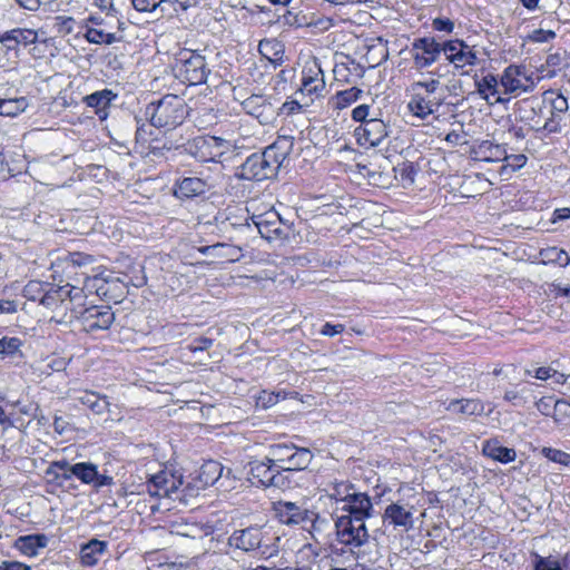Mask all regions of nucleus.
Instances as JSON below:
<instances>
[{"mask_svg": "<svg viewBox=\"0 0 570 570\" xmlns=\"http://www.w3.org/2000/svg\"><path fill=\"white\" fill-rule=\"evenodd\" d=\"M294 138L278 136L263 153L248 156L240 168V177L247 180H265L276 176L278 169L292 153Z\"/></svg>", "mask_w": 570, "mask_h": 570, "instance_id": "1", "label": "nucleus"}, {"mask_svg": "<svg viewBox=\"0 0 570 570\" xmlns=\"http://www.w3.org/2000/svg\"><path fill=\"white\" fill-rule=\"evenodd\" d=\"M145 116L157 128H175L183 124L186 117V105L183 98L176 95H166L155 102H150Z\"/></svg>", "mask_w": 570, "mask_h": 570, "instance_id": "2", "label": "nucleus"}, {"mask_svg": "<svg viewBox=\"0 0 570 570\" xmlns=\"http://www.w3.org/2000/svg\"><path fill=\"white\" fill-rule=\"evenodd\" d=\"M173 70L176 78L190 86L205 83L210 73L206 58L189 49L177 53Z\"/></svg>", "mask_w": 570, "mask_h": 570, "instance_id": "3", "label": "nucleus"}, {"mask_svg": "<svg viewBox=\"0 0 570 570\" xmlns=\"http://www.w3.org/2000/svg\"><path fill=\"white\" fill-rule=\"evenodd\" d=\"M268 462H273L286 474L292 471L305 470L313 460L307 448H298L293 443H275L269 446Z\"/></svg>", "mask_w": 570, "mask_h": 570, "instance_id": "4", "label": "nucleus"}, {"mask_svg": "<svg viewBox=\"0 0 570 570\" xmlns=\"http://www.w3.org/2000/svg\"><path fill=\"white\" fill-rule=\"evenodd\" d=\"M439 86L440 81L438 79L413 82L411 85V98L407 102L409 111L421 120L434 114L441 105L433 97Z\"/></svg>", "mask_w": 570, "mask_h": 570, "instance_id": "5", "label": "nucleus"}, {"mask_svg": "<svg viewBox=\"0 0 570 570\" xmlns=\"http://www.w3.org/2000/svg\"><path fill=\"white\" fill-rule=\"evenodd\" d=\"M189 153L199 161H223L226 155L236 150V145L216 136H198L189 142Z\"/></svg>", "mask_w": 570, "mask_h": 570, "instance_id": "6", "label": "nucleus"}, {"mask_svg": "<svg viewBox=\"0 0 570 570\" xmlns=\"http://www.w3.org/2000/svg\"><path fill=\"white\" fill-rule=\"evenodd\" d=\"M335 530L337 541L352 553L360 551L370 539L366 521L358 518L338 517L335 520Z\"/></svg>", "mask_w": 570, "mask_h": 570, "instance_id": "7", "label": "nucleus"}, {"mask_svg": "<svg viewBox=\"0 0 570 570\" xmlns=\"http://www.w3.org/2000/svg\"><path fill=\"white\" fill-rule=\"evenodd\" d=\"M248 480L253 485L283 489L289 487L287 474H284L273 462H268L266 456L263 461L249 462Z\"/></svg>", "mask_w": 570, "mask_h": 570, "instance_id": "8", "label": "nucleus"}, {"mask_svg": "<svg viewBox=\"0 0 570 570\" xmlns=\"http://www.w3.org/2000/svg\"><path fill=\"white\" fill-rule=\"evenodd\" d=\"M444 41H440L435 37L415 38L410 49L413 65L416 70L431 67L440 59L441 53H444Z\"/></svg>", "mask_w": 570, "mask_h": 570, "instance_id": "9", "label": "nucleus"}, {"mask_svg": "<svg viewBox=\"0 0 570 570\" xmlns=\"http://www.w3.org/2000/svg\"><path fill=\"white\" fill-rule=\"evenodd\" d=\"M315 509L308 508L306 502H293L279 500L273 502V512L275 518L285 525L288 527H299L302 529L303 525L309 520L312 513Z\"/></svg>", "mask_w": 570, "mask_h": 570, "instance_id": "10", "label": "nucleus"}, {"mask_svg": "<svg viewBox=\"0 0 570 570\" xmlns=\"http://www.w3.org/2000/svg\"><path fill=\"white\" fill-rule=\"evenodd\" d=\"M416 509L414 505L399 500L391 502L384 509L382 521L385 527H392L400 532H409L414 528V513Z\"/></svg>", "mask_w": 570, "mask_h": 570, "instance_id": "11", "label": "nucleus"}, {"mask_svg": "<svg viewBox=\"0 0 570 570\" xmlns=\"http://www.w3.org/2000/svg\"><path fill=\"white\" fill-rule=\"evenodd\" d=\"M257 232L268 242L287 239L291 233V226L285 224L279 214L275 210H268L261 215L250 217Z\"/></svg>", "mask_w": 570, "mask_h": 570, "instance_id": "12", "label": "nucleus"}, {"mask_svg": "<svg viewBox=\"0 0 570 570\" xmlns=\"http://www.w3.org/2000/svg\"><path fill=\"white\" fill-rule=\"evenodd\" d=\"M500 85L504 95L520 96L531 92L534 88L532 77L527 73L524 66L509 65L500 77Z\"/></svg>", "mask_w": 570, "mask_h": 570, "instance_id": "13", "label": "nucleus"}, {"mask_svg": "<svg viewBox=\"0 0 570 570\" xmlns=\"http://www.w3.org/2000/svg\"><path fill=\"white\" fill-rule=\"evenodd\" d=\"M444 46L445 59L453 65L454 69L459 70L461 75L468 73L463 71V68L468 66L473 67L480 61L474 48L466 45L463 40H444Z\"/></svg>", "mask_w": 570, "mask_h": 570, "instance_id": "14", "label": "nucleus"}, {"mask_svg": "<svg viewBox=\"0 0 570 570\" xmlns=\"http://www.w3.org/2000/svg\"><path fill=\"white\" fill-rule=\"evenodd\" d=\"M246 114L253 116L261 125L272 124L278 116V107L272 97L252 95L242 102Z\"/></svg>", "mask_w": 570, "mask_h": 570, "instance_id": "15", "label": "nucleus"}, {"mask_svg": "<svg viewBox=\"0 0 570 570\" xmlns=\"http://www.w3.org/2000/svg\"><path fill=\"white\" fill-rule=\"evenodd\" d=\"M268 540V533L264 532L261 527H248L234 531L229 538V543L237 549L250 552L259 550L264 547L267 548Z\"/></svg>", "mask_w": 570, "mask_h": 570, "instance_id": "16", "label": "nucleus"}, {"mask_svg": "<svg viewBox=\"0 0 570 570\" xmlns=\"http://www.w3.org/2000/svg\"><path fill=\"white\" fill-rule=\"evenodd\" d=\"M82 330L87 333L108 330L115 321V314L110 306L86 307L80 314Z\"/></svg>", "mask_w": 570, "mask_h": 570, "instance_id": "17", "label": "nucleus"}, {"mask_svg": "<svg viewBox=\"0 0 570 570\" xmlns=\"http://www.w3.org/2000/svg\"><path fill=\"white\" fill-rule=\"evenodd\" d=\"M65 289H67V297H62L63 301L60 303L58 321L57 323H70L72 320H80V314L82 313L83 302L86 299V295L82 288L70 285L69 283L65 284Z\"/></svg>", "mask_w": 570, "mask_h": 570, "instance_id": "18", "label": "nucleus"}, {"mask_svg": "<svg viewBox=\"0 0 570 570\" xmlns=\"http://www.w3.org/2000/svg\"><path fill=\"white\" fill-rule=\"evenodd\" d=\"M181 485V478H177L175 474L168 471H160L150 475V478L145 483L146 491L151 497L157 498H169L171 494L178 493Z\"/></svg>", "mask_w": 570, "mask_h": 570, "instance_id": "19", "label": "nucleus"}, {"mask_svg": "<svg viewBox=\"0 0 570 570\" xmlns=\"http://www.w3.org/2000/svg\"><path fill=\"white\" fill-rule=\"evenodd\" d=\"M69 471L81 483L91 485L96 490L114 484V478L99 472L98 465L92 462L75 463Z\"/></svg>", "mask_w": 570, "mask_h": 570, "instance_id": "20", "label": "nucleus"}, {"mask_svg": "<svg viewBox=\"0 0 570 570\" xmlns=\"http://www.w3.org/2000/svg\"><path fill=\"white\" fill-rule=\"evenodd\" d=\"M341 517H351V519L358 518L360 520L366 521L375 514V510L372 503V499L364 492L353 491L352 495L341 508Z\"/></svg>", "mask_w": 570, "mask_h": 570, "instance_id": "21", "label": "nucleus"}, {"mask_svg": "<svg viewBox=\"0 0 570 570\" xmlns=\"http://www.w3.org/2000/svg\"><path fill=\"white\" fill-rule=\"evenodd\" d=\"M209 189L210 185L206 179L199 177H184L176 181L174 195L180 199H188L204 196Z\"/></svg>", "mask_w": 570, "mask_h": 570, "instance_id": "22", "label": "nucleus"}, {"mask_svg": "<svg viewBox=\"0 0 570 570\" xmlns=\"http://www.w3.org/2000/svg\"><path fill=\"white\" fill-rule=\"evenodd\" d=\"M117 94L110 89H102L87 95L82 98V102L95 109V114L100 120L107 119L111 102L117 99Z\"/></svg>", "mask_w": 570, "mask_h": 570, "instance_id": "23", "label": "nucleus"}, {"mask_svg": "<svg viewBox=\"0 0 570 570\" xmlns=\"http://www.w3.org/2000/svg\"><path fill=\"white\" fill-rule=\"evenodd\" d=\"M38 35L32 29L14 28L4 32H0V42L6 47L7 51L17 50L19 46L27 47L37 42Z\"/></svg>", "mask_w": 570, "mask_h": 570, "instance_id": "24", "label": "nucleus"}, {"mask_svg": "<svg viewBox=\"0 0 570 570\" xmlns=\"http://www.w3.org/2000/svg\"><path fill=\"white\" fill-rule=\"evenodd\" d=\"M500 79L492 73H488L481 79H475L476 91L480 97L487 100L489 104H503L509 100L501 96L499 90Z\"/></svg>", "mask_w": 570, "mask_h": 570, "instance_id": "25", "label": "nucleus"}, {"mask_svg": "<svg viewBox=\"0 0 570 570\" xmlns=\"http://www.w3.org/2000/svg\"><path fill=\"white\" fill-rule=\"evenodd\" d=\"M534 383L520 382L505 390L503 399L513 406H524L535 400Z\"/></svg>", "mask_w": 570, "mask_h": 570, "instance_id": "26", "label": "nucleus"}, {"mask_svg": "<svg viewBox=\"0 0 570 570\" xmlns=\"http://www.w3.org/2000/svg\"><path fill=\"white\" fill-rule=\"evenodd\" d=\"M258 52L275 68L284 63L285 46L275 38L261 40L258 43Z\"/></svg>", "mask_w": 570, "mask_h": 570, "instance_id": "27", "label": "nucleus"}, {"mask_svg": "<svg viewBox=\"0 0 570 570\" xmlns=\"http://www.w3.org/2000/svg\"><path fill=\"white\" fill-rule=\"evenodd\" d=\"M198 250L204 255H209L215 258H222L227 262H238L243 257L240 247L225 243H217L214 245L203 246Z\"/></svg>", "mask_w": 570, "mask_h": 570, "instance_id": "28", "label": "nucleus"}, {"mask_svg": "<svg viewBox=\"0 0 570 570\" xmlns=\"http://www.w3.org/2000/svg\"><path fill=\"white\" fill-rule=\"evenodd\" d=\"M49 539L46 534H28L19 537L14 547L23 554L28 557H36L40 549L47 547Z\"/></svg>", "mask_w": 570, "mask_h": 570, "instance_id": "29", "label": "nucleus"}, {"mask_svg": "<svg viewBox=\"0 0 570 570\" xmlns=\"http://www.w3.org/2000/svg\"><path fill=\"white\" fill-rule=\"evenodd\" d=\"M67 289H65V285L62 286H53L50 284L49 288L46 293H42V297L40 298V305L45 306L49 309L51 315V321H58V314L60 308V303H62L63 298L67 297Z\"/></svg>", "mask_w": 570, "mask_h": 570, "instance_id": "30", "label": "nucleus"}, {"mask_svg": "<svg viewBox=\"0 0 570 570\" xmlns=\"http://www.w3.org/2000/svg\"><path fill=\"white\" fill-rule=\"evenodd\" d=\"M73 399L82 405L89 407L95 414H104L108 412L109 402L106 396H101L94 391H79L76 392Z\"/></svg>", "mask_w": 570, "mask_h": 570, "instance_id": "31", "label": "nucleus"}, {"mask_svg": "<svg viewBox=\"0 0 570 570\" xmlns=\"http://www.w3.org/2000/svg\"><path fill=\"white\" fill-rule=\"evenodd\" d=\"M482 452L484 455L500 463H510L517 458L514 449L502 446L497 439L485 441L483 443Z\"/></svg>", "mask_w": 570, "mask_h": 570, "instance_id": "32", "label": "nucleus"}, {"mask_svg": "<svg viewBox=\"0 0 570 570\" xmlns=\"http://www.w3.org/2000/svg\"><path fill=\"white\" fill-rule=\"evenodd\" d=\"M107 550V542L98 539H91L83 544L80 550L81 563L86 567H92L98 563L100 557Z\"/></svg>", "mask_w": 570, "mask_h": 570, "instance_id": "33", "label": "nucleus"}, {"mask_svg": "<svg viewBox=\"0 0 570 570\" xmlns=\"http://www.w3.org/2000/svg\"><path fill=\"white\" fill-rule=\"evenodd\" d=\"M365 140L373 147L382 144L387 137V126L385 122L377 118L368 119L363 126Z\"/></svg>", "mask_w": 570, "mask_h": 570, "instance_id": "34", "label": "nucleus"}, {"mask_svg": "<svg viewBox=\"0 0 570 570\" xmlns=\"http://www.w3.org/2000/svg\"><path fill=\"white\" fill-rule=\"evenodd\" d=\"M448 410L462 415H481L484 412V404L479 399L452 400Z\"/></svg>", "mask_w": 570, "mask_h": 570, "instance_id": "35", "label": "nucleus"}, {"mask_svg": "<svg viewBox=\"0 0 570 570\" xmlns=\"http://www.w3.org/2000/svg\"><path fill=\"white\" fill-rule=\"evenodd\" d=\"M538 411L543 415H550L553 409L554 422H560L559 414L570 416V404L566 401L553 402L551 397H542L535 402Z\"/></svg>", "mask_w": 570, "mask_h": 570, "instance_id": "36", "label": "nucleus"}, {"mask_svg": "<svg viewBox=\"0 0 570 570\" xmlns=\"http://www.w3.org/2000/svg\"><path fill=\"white\" fill-rule=\"evenodd\" d=\"M353 491H355L354 485L344 481L331 482L325 489V492L331 500L342 502L343 504L352 495Z\"/></svg>", "mask_w": 570, "mask_h": 570, "instance_id": "37", "label": "nucleus"}, {"mask_svg": "<svg viewBox=\"0 0 570 570\" xmlns=\"http://www.w3.org/2000/svg\"><path fill=\"white\" fill-rule=\"evenodd\" d=\"M72 464L67 460L53 461L46 470V474L51 476L58 484H62L65 481H69L73 474L70 473Z\"/></svg>", "mask_w": 570, "mask_h": 570, "instance_id": "38", "label": "nucleus"}, {"mask_svg": "<svg viewBox=\"0 0 570 570\" xmlns=\"http://www.w3.org/2000/svg\"><path fill=\"white\" fill-rule=\"evenodd\" d=\"M524 374L528 376H532L537 380L547 381L548 379H552L556 384H564L567 381V376L551 366H541L533 368H525Z\"/></svg>", "mask_w": 570, "mask_h": 570, "instance_id": "39", "label": "nucleus"}, {"mask_svg": "<svg viewBox=\"0 0 570 570\" xmlns=\"http://www.w3.org/2000/svg\"><path fill=\"white\" fill-rule=\"evenodd\" d=\"M222 474V466L216 461H209L205 463L199 473L200 482L203 483V488L213 485Z\"/></svg>", "mask_w": 570, "mask_h": 570, "instance_id": "40", "label": "nucleus"}, {"mask_svg": "<svg viewBox=\"0 0 570 570\" xmlns=\"http://www.w3.org/2000/svg\"><path fill=\"white\" fill-rule=\"evenodd\" d=\"M362 90L357 87L341 90L333 97L334 107L342 110L355 102L360 98Z\"/></svg>", "mask_w": 570, "mask_h": 570, "instance_id": "41", "label": "nucleus"}, {"mask_svg": "<svg viewBox=\"0 0 570 570\" xmlns=\"http://www.w3.org/2000/svg\"><path fill=\"white\" fill-rule=\"evenodd\" d=\"M27 107H28V102L24 97L16 98V99H2L0 115L14 117L18 114L24 111Z\"/></svg>", "mask_w": 570, "mask_h": 570, "instance_id": "42", "label": "nucleus"}, {"mask_svg": "<svg viewBox=\"0 0 570 570\" xmlns=\"http://www.w3.org/2000/svg\"><path fill=\"white\" fill-rule=\"evenodd\" d=\"M85 38L88 42L96 45H111L117 41V37L115 33H108L104 30L90 27L86 28Z\"/></svg>", "mask_w": 570, "mask_h": 570, "instance_id": "43", "label": "nucleus"}, {"mask_svg": "<svg viewBox=\"0 0 570 570\" xmlns=\"http://www.w3.org/2000/svg\"><path fill=\"white\" fill-rule=\"evenodd\" d=\"M308 519L309 520L302 527V529L307 531L312 538L316 540L317 535L324 531L328 522L325 518H322L316 510L313 511L312 517Z\"/></svg>", "mask_w": 570, "mask_h": 570, "instance_id": "44", "label": "nucleus"}, {"mask_svg": "<svg viewBox=\"0 0 570 570\" xmlns=\"http://www.w3.org/2000/svg\"><path fill=\"white\" fill-rule=\"evenodd\" d=\"M544 100L550 102L551 114L557 115L558 117H561V115L569 108L568 99L561 94L553 91L546 92Z\"/></svg>", "mask_w": 570, "mask_h": 570, "instance_id": "45", "label": "nucleus"}, {"mask_svg": "<svg viewBox=\"0 0 570 570\" xmlns=\"http://www.w3.org/2000/svg\"><path fill=\"white\" fill-rule=\"evenodd\" d=\"M49 283H42L39 281H30L28 284L23 287V296L28 301H38L40 303V298L42 297V293H46L49 288Z\"/></svg>", "mask_w": 570, "mask_h": 570, "instance_id": "46", "label": "nucleus"}, {"mask_svg": "<svg viewBox=\"0 0 570 570\" xmlns=\"http://www.w3.org/2000/svg\"><path fill=\"white\" fill-rule=\"evenodd\" d=\"M541 255L550 262H554L560 266H567L570 263V257L563 249L551 247L541 253Z\"/></svg>", "mask_w": 570, "mask_h": 570, "instance_id": "47", "label": "nucleus"}, {"mask_svg": "<svg viewBox=\"0 0 570 570\" xmlns=\"http://www.w3.org/2000/svg\"><path fill=\"white\" fill-rule=\"evenodd\" d=\"M542 454L550 461L554 462V463H559L561 465H564V466H569L570 465V454L564 452V451H561V450H558V449H552V448H543L542 449Z\"/></svg>", "mask_w": 570, "mask_h": 570, "instance_id": "48", "label": "nucleus"}, {"mask_svg": "<svg viewBox=\"0 0 570 570\" xmlns=\"http://www.w3.org/2000/svg\"><path fill=\"white\" fill-rule=\"evenodd\" d=\"M302 85H303L304 89L306 91H308L309 94H312V92L318 94L320 91H322L325 87V82H324L321 70L318 71L316 77H312V76L304 77L302 80Z\"/></svg>", "mask_w": 570, "mask_h": 570, "instance_id": "49", "label": "nucleus"}, {"mask_svg": "<svg viewBox=\"0 0 570 570\" xmlns=\"http://www.w3.org/2000/svg\"><path fill=\"white\" fill-rule=\"evenodd\" d=\"M21 341L18 337L0 338V355L12 356L20 350Z\"/></svg>", "mask_w": 570, "mask_h": 570, "instance_id": "50", "label": "nucleus"}, {"mask_svg": "<svg viewBox=\"0 0 570 570\" xmlns=\"http://www.w3.org/2000/svg\"><path fill=\"white\" fill-rule=\"evenodd\" d=\"M185 6L178 0H161L158 4V12L160 17L165 14L177 13L179 10H184Z\"/></svg>", "mask_w": 570, "mask_h": 570, "instance_id": "51", "label": "nucleus"}, {"mask_svg": "<svg viewBox=\"0 0 570 570\" xmlns=\"http://www.w3.org/2000/svg\"><path fill=\"white\" fill-rule=\"evenodd\" d=\"M504 160L507 161V165L502 167V171L510 168L511 171H517L518 169H521L527 164V156L523 154L518 155H505Z\"/></svg>", "mask_w": 570, "mask_h": 570, "instance_id": "52", "label": "nucleus"}, {"mask_svg": "<svg viewBox=\"0 0 570 570\" xmlns=\"http://www.w3.org/2000/svg\"><path fill=\"white\" fill-rule=\"evenodd\" d=\"M161 0H131L132 7L139 12L157 13Z\"/></svg>", "mask_w": 570, "mask_h": 570, "instance_id": "53", "label": "nucleus"}, {"mask_svg": "<svg viewBox=\"0 0 570 570\" xmlns=\"http://www.w3.org/2000/svg\"><path fill=\"white\" fill-rule=\"evenodd\" d=\"M534 570H563L560 562L550 557L537 556Z\"/></svg>", "mask_w": 570, "mask_h": 570, "instance_id": "54", "label": "nucleus"}, {"mask_svg": "<svg viewBox=\"0 0 570 570\" xmlns=\"http://www.w3.org/2000/svg\"><path fill=\"white\" fill-rule=\"evenodd\" d=\"M397 170L402 181H406L409 184L414 183L416 169L412 163H403Z\"/></svg>", "mask_w": 570, "mask_h": 570, "instance_id": "55", "label": "nucleus"}, {"mask_svg": "<svg viewBox=\"0 0 570 570\" xmlns=\"http://www.w3.org/2000/svg\"><path fill=\"white\" fill-rule=\"evenodd\" d=\"M214 341L208 337H197L190 342L188 345V348L196 353V352H203L213 346Z\"/></svg>", "mask_w": 570, "mask_h": 570, "instance_id": "56", "label": "nucleus"}, {"mask_svg": "<svg viewBox=\"0 0 570 570\" xmlns=\"http://www.w3.org/2000/svg\"><path fill=\"white\" fill-rule=\"evenodd\" d=\"M556 38V32L552 30L537 29L533 30L529 36V39L533 42H548Z\"/></svg>", "mask_w": 570, "mask_h": 570, "instance_id": "57", "label": "nucleus"}, {"mask_svg": "<svg viewBox=\"0 0 570 570\" xmlns=\"http://www.w3.org/2000/svg\"><path fill=\"white\" fill-rule=\"evenodd\" d=\"M432 28L435 31L451 33L454 29V22L448 18H435L432 21Z\"/></svg>", "mask_w": 570, "mask_h": 570, "instance_id": "58", "label": "nucleus"}, {"mask_svg": "<svg viewBox=\"0 0 570 570\" xmlns=\"http://www.w3.org/2000/svg\"><path fill=\"white\" fill-rule=\"evenodd\" d=\"M370 112V106L368 105H360L352 111V118L354 121L362 122L363 126L365 125V121H368L367 116Z\"/></svg>", "mask_w": 570, "mask_h": 570, "instance_id": "59", "label": "nucleus"}, {"mask_svg": "<svg viewBox=\"0 0 570 570\" xmlns=\"http://www.w3.org/2000/svg\"><path fill=\"white\" fill-rule=\"evenodd\" d=\"M345 330V326L343 324H331V323H325L322 328L320 330V333L324 336H330V337H333L337 334H341L342 332H344Z\"/></svg>", "mask_w": 570, "mask_h": 570, "instance_id": "60", "label": "nucleus"}, {"mask_svg": "<svg viewBox=\"0 0 570 570\" xmlns=\"http://www.w3.org/2000/svg\"><path fill=\"white\" fill-rule=\"evenodd\" d=\"M560 119L561 117L551 114V117L546 120L542 128L549 132H557L560 129Z\"/></svg>", "mask_w": 570, "mask_h": 570, "instance_id": "61", "label": "nucleus"}, {"mask_svg": "<svg viewBox=\"0 0 570 570\" xmlns=\"http://www.w3.org/2000/svg\"><path fill=\"white\" fill-rule=\"evenodd\" d=\"M0 570H32L31 567L18 561H2Z\"/></svg>", "mask_w": 570, "mask_h": 570, "instance_id": "62", "label": "nucleus"}, {"mask_svg": "<svg viewBox=\"0 0 570 570\" xmlns=\"http://www.w3.org/2000/svg\"><path fill=\"white\" fill-rule=\"evenodd\" d=\"M299 109H301V105L297 101H294V100L286 101L281 107H278V115L279 114L291 115Z\"/></svg>", "mask_w": 570, "mask_h": 570, "instance_id": "63", "label": "nucleus"}, {"mask_svg": "<svg viewBox=\"0 0 570 570\" xmlns=\"http://www.w3.org/2000/svg\"><path fill=\"white\" fill-rule=\"evenodd\" d=\"M306 26L327 30L332 26V20L328 18H318L316 20L312 19L311 21L306 22Z\"/></svg>", "mask_w": 570, "mask_h": 570, "instance_id": "64", "label": "nucleus"}]
</instances>
